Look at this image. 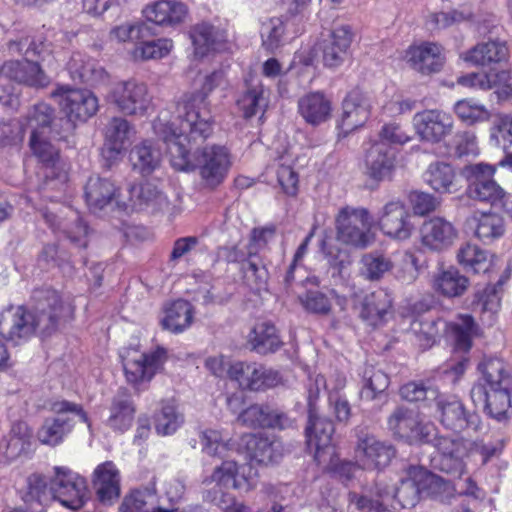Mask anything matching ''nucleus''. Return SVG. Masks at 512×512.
Instances as JSON below:
<instances>
[{
    "instance_id": "0eeeda50",
    "label": "nucleus",
    "mask_w": 512,
    "mask_h": 512,
    "mask_svg": "<svg viewBox=\"0 0 512 512\" xmlns=\"http://www.w3.org/2000/svg\"><path fill=\"white\" fill-rule=\"evenodd\" d=\"M51 410L55 416L46 418L37 433L39 441L43 444L50 446L60 444L74 427L73 416L78 417L90 427L88 415L79 404L67 400L55 401L51 404Z\"/></svg>"
},
{
    "instance_id": "6e6d98bb",
    "label": "nucleus",
    "mask_w": 512,
    "mask_h": 512,
    "mask_svg": "<svg viewBox=\"0 0 512 512\" xmlns=\"http://www.w3.org/2000/svg\"><path fill=\"white\" fill-rule=\"evenodd\" d=\"M281 381L279 373L271 368L254 363L249 378V390L259 391L277 386Z\"/></svg>"
},
{
    "instance_id": "774afa93",
    "label": "nucleus",
    "mask_w": 512,
    "mask_h": 512,
    "mask_svg": "<svg viewBox=\"0 0 512 512\" xmlns=\"http://www.w3.org/2000/svg\"><path fill=\"white\" fill-rule=\"evenodd\" d=\"M409 200L414 214L419 216L433 212L439 204V201L433 195L421 191L411 192Z\"/></svg>"
},
{
    "instance_id": "13d9d810",
    "label": "nucleus",
    "mask_w": 512,
    "mask_h": 512,
    "mask_svg": "<svg viewBox=\"0 0 512 512\" xmlns=\"http://www.w3.org/2000/svg\"><path fill=\"white\" fill-rule=\"evenodd\" d=\"M49 134H36L31 132L29 146L33 154L45 165L54 166L58 160V150L49 142Z\"/></svg>"
},
{
    "instance_id": "de8ad7c7",
    "label": "nucleus",
    "mask_w": 512,
    "mask_h": 512,
    "mask_svg": "<svg viewBox=\"0 0 512 512\" xmlns=\"http://www.w3.org/2000/svg\"><path fill=\"white\" fill-rule=\"evenodd\" d=\"M155 430L160 435H171L183 424L184 417L178 411L174 401H163L161 409L155 414Z\"/></svg>"
},
{
    "instance_id": "1a4fd4ad",
    "label": "nucleus",
    "mask_w": 512,
    "mask_h": 512,
    "mask_svg": "<svg viewBox=\"0 0 512 512\" xmlns=\"http://www.w3.org/2000/svg\"><path fill=\"white\" fill-rule=\"evenodd\" d=\"M372 222L373 219L366 208L343 207L336 217L337 239L355 248H366L371 243Z\"/></svg>"
},
{
    "instance_id": "864d4df0",
    "label": "nucleus",
    "mask_w": 512,
    "mask_h": 512,
    "mask_svg": "<svg viewBox=\"0 0 512 512\" xmlns=\"http://www.w3.org/2000/svg\"><path fill=\"white\" fill-rule=\"evenodd\" d=\"M399 393L402 399L409 402L436 401L440 395L435 386L423 381L408 382L400 388Z\"/></svg>"
},
{
    "instance_id": "338daca9",
    "label": "nucleus",
    "mask_w": 512,
    "mask_h": 512,
    "mask_svg": "<svg viewBox=\"0 0 512 512\" xmlns=\"http://www.w3.org/2000/svg\"><path fill=\"white\" fill-rule=\"evenodd\" d=\"M151 105V96L147 85L135 84L130 90V115H144Z\"/></svg>"
},
{
    "instance_id": "a18cd8bd",
    "label": "nucleus",
    "mask_w": 512,
    "mask_h": 512,
    "mask_svg": "<svg viewBox=\"0 0 512 512\" xmlns=\"http://www.w3.org/2000/svg\"><path fill=\"white\" fill-rule=\"evenodd\" d=\"M457 260L464 269L474 273H485L491 265L487 251L471 243H466L459 248Z\"/></svg>"
},
{
    "instance_id": "412c9836",
    "label": "nucleus",
    "mask_w": 512,
    "mask_h": 512,
    "mask_svg": "<svg viewBox=\"0 0 512 512\" xmlns=\"http://www.w3.org/2000/svg\"><path fill=\"white\" fill-rule=\"evenodd\" d=\"M421 243L433 251H443L453 245L457 238L454 225L441 217L425 221L420 229Z\"/></svg>"
},
{
    "instance_id": "cd10ccee",
    "label": "nucleus",
    "mask_w": 512,
    "mask_h": 512,
    "mask_svg": "<svg viewBox=\"0 0 512 512\" xmlns=\"http://www.w3.org/2000/svg\"><path fill=\"white\" fill-rule=\"evenodd\" d=\"M26 125L36 134H51L54 139L65 140L69 135H61L56 128L60 118H56L55 109L49 104L40 102L29 108L25 116Z\"/></svg>"
},
{
    "instance_id": "c85d7f7f",
    "label": "nucleus",
    "mask_w": 512,
    "mask_h": 512,
    "mask_svg": "<svg viewBox=\"0 0 512 512\" xmlns=\"http://www.w3.org/2000/svg\"><path fill=\"white\" fill-rule=\"evenodd\" d=\"M407 57L413 69L426 75L440 71L444 64L442 47L436 43L426 42L410 47Z\"/></svg>"
},
{
    "instance_id": "a19ab883",
    "label": "nucleus",
    "mask_w": 512,
    "mask_h": 512,
    "mask_svg": "<svg viewBox=\"0 0 512 512\" xmlns=\"http://www.w3.org/2000/svg\"><path fill=\"white\" fill-rule=\"evenodd\" d=\"M424 179L436 192L452 193L456 190V173L448 163H431L424 174Z\"/></svg>"
},
{
    "instance_id": "f8f14e48",
    "label": "nucleus",
    "mask_w": 512,
    "mask_h": 512,
    "mask_svg": "<svg viewBox=\"0 0 512 512\" xmlns=\"http://www.w3.org/2000/svg\"><path fill=\"white\" fill-rule=\"evenodd\" d=\"M355 432L357 437L355 456L362 468L382 469L390 464L396 454L391 444L379 440L366 428L358 427Z\"/></svg>"
},
{
    "instance_id": "79ce46f5",
    "label": "nucleus",
    "mask_w": 512,
    "mask_h": 512,
    "mask_svg": "<svg viewBox=\"0 0 512 512\" xmlns=\"http://www.w3.org/2000/svg\"><path fill=\"white\" fill-rule=\"evenodd\" d=\"M478 370L482 374L485 382L483 385L487 389L500 388L505 386L504 380L512 385V375L509 366L500 358L484 357L478 364Z\"/></svg>"
},
{
    "instance_id": "2eb2a0df",
    "label": "nucleus",
    "mask_w": 512,
    "mask_h": 512,
    "mask_svg": "<svg viewBox=\"0 0 512 512\" xmlns=\"http://www.w3.org/2000/svg\"><path fill=\"white\" fill-rule=\"evenodd\" d=\"M378 225L386 236L400 241L409 239L414 230L411 216L400 200L390 201L383 206Z\"/></svg>"
},
{
    "instance_id": "b1692460",
    "label": "nucleus",
    "mask_w": 512,
    "mask_h": 512,
    "mask_svg": "<svg viewBox=\"0 0 512 512\" xmlns=\"http://www.w3.org/2000/svg\"><path fill=\"white\" fill-rule=\"evenodd\" d=\"M166 360V351L157 348L155 351L141 355L130 365V384L136 393L148 388L150 381Z\"/></svg>"
},
{
    "instance_id": "5fc2aeb1",
    "label": "nucleus",
    "mask_w": 512,
    "mask_h": 512,
    "mask_svg": "<svg viewBox=\"0 0 512 512\" xmlns=\"http://www.w3.org/2000/svg\"><path fill=\"white\" fill-rule=\"evenodd\" d=\"M107 425L114 430L126 431L128 425V393L123 389L113 398Z\"/></svg>"
},
{
    "instance_id": "7c9ffc66",
    "label": "nucleus",
    "mask_w": 512,
    "mask_h": 512,
    "mask_svg": "<svg viewBox=\"0 0 512 512\" xmlns=\"http://www.w3.org/2000/svg\"><path fill=\"white\" fill-rule=\"evenodd\" d=\"M128 137V121L114 117L106 127L105 143L102 156L109 165L120 159L126 152L125 142Z\"/></svg>"
},
{
    "instance_id": "8fccbe9b",
    "label": "nucleus",
    "mask_w": 512,
    "mask_h": 512,
    "mask_svg": "<svg viewBox=\"0 0 512 512\" xmlns=\"http://www.w3.org/2000/svg\"><path fill=\"white\" fill-rule=\"evenodd\" d=\"M189 35L197 56L203 57L214 49L217 31L211 24L198 23L191 27Z\"/></svg>"
},
{
    "instance_id": "423d86ee",
    "label": "nucleus",
    "mask_w": 512,
    "mask_h": 512,
    "mask_svg": "<svg viewBox=\"0 0 512 512\" xmlns=\"http://www.w3.org/2000/svg\"><path fill=\"white\" fill-rule=\"evenodd\" d=\"M423 443L431 444L439 453L436 466L443 472L460 477L465 472L464 458L469 442L460 437L440 435L434 425L424 428Z\"/></svg>"
},
{
    "instance_id": "a211bd4d",
    "label": "nucleus",
    "mask_w": 512,
    "mask_h": 512,
    "mask_svg": "<svg viewBox=\"0 0 512 512\" xmlns=\"http://www.w3.org/2000/svg\"><path fill=\"white\" fill-rule=\"evenodd\" d=\"M342 115L339 127L349 133L363 126L371 114V102L369 97L361 90L350 91L342 102Z\"/></svg>"
},
{
    "instance_id": "58836bf2",
    "label": "nucleus",
    "mask_w": 512,
    "mask_h": 512,
    "mask_svg": "<svg viewBox=\"0 0 512 512\" xmlns=\"http://www.w3.org/2000/svg\"><path fill=\"white\" fill-rule=\"evenodd\" d=\"M392 307L390 294L383 289L367 294L360 303V317L377 325L384 320L385 315Z\"/></svg>"
},
{
    "instance_id": "4be33fe9",
    "label": "nucleus",
    "mask_w": 512,
    "mask_h": 512,
    "mask_svg": "<svg viewBox=\"0 0 512 512\" xmlns=\"http://www.w3.org/2000/svg\"><path fill=\"white\" fill-rule=\"evenodd\" d=\"M353 40V32L349 25L335 27L329 38L321 44L322 59L326 67L334 68L341 65L348 53Z\"/></svg>"
},
{
    "instance_id": "7ed1b4c3",
    "label": "nucleus",
    "mask_w": 512,
    "mask_h": 512,
    "mask_svg": "<svg viewBox=\"0 0 512 512\" xmlns=\"http://www.w3.org/2000/svg\"><path fill=\"white\" fill-rule=\"evenodd\" d=\"M417 467L408 470V477L395 487L384 479L376 480L360 493L350 492L349 502L358 512H397L410 509L420 501L421 491Z\"/></svg>"
},
{
    "instance_id": "0e129e2a",
    "label": "nucleus",
    "mask_w": 512,
    "mask_h": 512,
    "mask_svg": "<svg viewBox=\"0 0 512 512\" xmlns=\"http://www.w3.org/2000/svg\"><path fill=\"white\" fill-rule=\"evenodd\" d=\"M9 50L23 54L26 60H34V58L40 57L45 51V44L41 40L25 37L19 41L9 42Z\"/></svg>"
},
{
    "instance_id": "9b49d317",
    "label": "nucleus",
    "mask_w": 512,
    "mask_h": 512,
    "mask_svg": "<svg viewBox=\"0 0 512 512\" xmlns=\"http://www.w3.org/2000/svg\"><path fill=\"white\" fill-rule=\"evenodd\" d=\"M7 81H14L30 87H45L49 84L40 65L35 60H11L5 62L0 68V86H5ZM13 85H7L5 95L0 94V102L3 105H12L15 97Z\"/></svg>"
},
{
    "instance_id": "c9c22d12",
    "label": "nucleus",
    "mask_w": 512,
    "mask_h": 512,
    "mask_svg": "<svg viewBox=\"0 0 512 512\" xmlns=\"http://www.w3.org/2000/svg\"><path fill=\"white\" fill-rule=\"evenodd\" d=\"M245 90L239 96L236 101L239 111L245 119H250L257 113L262 112L264 114L268 100L265 96L264 86L260 81L254 83L252 80L245 81Z\"/></svg>"
},
{
    "instance_id": "39448f33",
    "label": "nucleus",
    "mask_w": 512,
    "mask_h": 512,
    "mask_svg": "<svg viewBox=\"0 0 512 512\" xmlns=\"http://www.w3.org/2000/svg\"><path fill=\"white\" fill-rule=\"evenodd\" d=\"M51 95L62 97L60 106L66 117L60 118V122L57 123L60 128H56L61 135H71L76 128V122H86L98 111V99L89 90L61 86Z\"/></svg>"
},
{
    "instance_id": "f3484780",
    "label": "nucleus",
    "mask_w": 512,
    "mask_h": 512,
    "mask_svg": "<svg viewBox=\"0 0 512 512\" xmlns=\"http://www.w3.org/2000/svg\"><path fill=\"white\" fill-rule=\"evenodd\" d=\"M396 168V154L386 142H376L365 155V174L379 184L390 181Z\"/></svg>"
},
{
    "instance_id": "680f3d73",
    "label": "nucleus",
    "mask_w": 512,
    "mask_h": 512,
    "mask_svg": "<svg viewBox=\"0 0 512 512\" xmlns=\"http://www.w3.org/2000/svg\"><path fill=\"white\" fill-rule=\"evenodd\" d=\"M284 31L285 28L282 19L271 18L262 26L261 35L263 39V46L271 52L276 50L281 44Z\"/></svg>"
},
{
    "instance_id": "f03ea898",
    "label": "nucleus",
    "mask_w": 512,
    "mask_h": 512,
    "mask_svg": "<svg viewBox=\"0 0 512 512\" xmlns=\"http://www.w3.org/2000/svg\"><path fill=\"white\" fill-rule=\"evenodd\" d=\"M175 124L172 123L171 126ZM170 135L164 137L168 153L171 156L172 166L180 171L198 170L199 175L206 186L215 188L226 178L231 166L230 154L226 147L221 145L205 146L197 148L193 154H189L181 142L184 137L189 143L196 145L203 143L190 140L188 132L180 133V127H170Z\"/></svg>"
},
{
    "instance_id": "4c0bfd02",
    "label": "nucleus",
    "mask_w": 512,
    "mask_h": 512,
    "mask_svg": "<svg viewBox=\"0 0 512 512\" xmlns=\"http://www.w3.org/2000/svg\"><path fill=\"white\" fill-rule=\"evenodd\" d=\"M117 189L108 179L92 176L85 185V199L93 212L102 210L116 197Z\"/></svg>"
},
{
    "instance_id": "37998d69",
    "label": "nucleus",
    "mask_w": 512,
    "mask_h": 512,
    "mask_svg": "<svg viewBox=\"0 0 512 512\" xmlns=\"http://www.w3.org/2000/svg\"><path fill=\"white\" fill-rule=\"evenodd\" d=\"M417 473L416 479H419L422 498L427 497L444 502L452 495L450 482L422 467H417Z\"/></svg>"
},
{
    "instance_id": "dca6fc26",
    "label": "nucleus",
    "mask_w": 512,
    "mask_h": 512,
    "mask_svg": "<svg viewBox=\"0 0 512 512\" xmlns=\"http://www.w3.org/2000/svg\"><path fill=\"white\" fill-rule=\"evenodd\" d=\"M505 386L487 389L482 384L475 385L471 390L472 400L484 401L488 415L497 421H504L512 415L511 391L512 385L504 380Z\"/></svg>"
},
{
    "instance_id": "6ab92c4d",
    "label": "nucleus",
    "mask_w": 512,
    "mask_h": 512,
    "mask_svg": "<svg viewBox=\"0 0 512 512\" xmlns=\"http://www.w3.org/2000/svg\"><path fill=\"white\" fill-rule=\"evenodd\" d=\"M335 432L333 422L320 417L317 412L308 414V423L305 429L307 445L314 450V457L320 461L324 453L333 454L332 439Z\"/></svg>"
},
{
    "instance_id": "393cba45",
    "label": "nucleus",
    "mask_w": 512,
    "mask_h": 512,
    "mask_svg": "<svg viewBox=\"0 0 512 512\" xmlns=\"http://www.w3.org/2000/svg\"><path fill=\"white\" fill-rule=\"evenodd\" d=\"M169 207L167 196L151 182H145L130 189V210L133 212L155 213Z\"/></svg>"
},
{
    "instance_id": "052dcab7",
    "label": "nucleus",
    "mask_w": 512,
    "mask_h": 512,
    "mask_svg": "<svg viewBox=\"0 0 512 512\" xmlns=\"http://www.w3.org/2000/svg\"><path fill=\"white\" fill-rule=\"evenodd\" d=\"M490 140L494 145L507 149L512 145V116L499 115L490 129Z\"/></svg>"
},
{
    "instance_id": "69168bd1",
    "label": "nucleus",
    "mask_w": 512,
    "mask_h": 512,
    "mask_svg": "<svg viewBox=\"0 0 512 512\" xmlns=\"http://www.w3.org/2000/svg\"><path fill=\"white\" fill-rule=\"evenodd\" d=\"M201 442L203 450L211 455L224 457L228 451V442L217 430H207L202 433Z\"/></svg>"
},
{
    "instance_id": "473e14b6",
    "label": "nucleus",
    "mask_w": 512,
    "mask_h": 512,
    "mask_svg": "<svg viewBox=\"0 0 512 512\" xmlns=\"http://www.w3.org/2000/svg\"><path fill=\"white\" fill-rule=\"evenodd\" d=\"M31 447V432L25 422H16L0 442V451L7 461L12 462L26 455Z\"/></svg>"
},
{
    "instance_id": "ddd939ff",
    "label": "nucleus",
    "mask_w": 512,
    "mask_h": 512,
    "mask_svg": "<svg viewBox=\"0 0 512 512\" xmlns=\"http://www.w3.org/2000/svg\"><path fill=\"white\" fill-rule=\"evenodd\" d=\"M417 135L422 141L437 144L451 135L454 128L453 117L439 109L418 112L413 117Z\"/></svg>"
},
{
    "instance_id": "9d476101",
    "label": "nucleus",
    "mask_w": 512,
    "mask_h": 512,
    "mask_svg": "<svg viewBox=\"0 0 512 512\" xmlns=\"http://www.w3.org/2000/svg\"><path fill=\"white\" fill-rule=\"evenodd\" d=\"M49 493L52 499L71 510L81 509L89 498L86 480L71 469L60 466L54 467Z\"/></svg>"
},
{
    "instance_id": "aec40b11",
    "label": "nucleus",
    "mask_w": 512,
    "mask_h": 512,
    "mask_svg": "<svg viewBox=\"0 0 512 512\" xmlns=\"http://www.w3.org/2000/svg\"><path fill=\"white\" fill-rule=\"evenodd\" d=\"M388 428L394 436L407 441L423 443L424 428L432 426L431 423H421L414 410L404 406L397 407L389 416Z\"/></svg>"
},
{
    "instance_id": "c756f323",
    "label": "nucleus",
    "mask_w": 512,
    "mask_h": 512,
    "mask_svg": "<svg viewBox=\"0 0 512 512\" xmlns=\"http://www.w3.org/2000/svg\"><path fill=\"white\" fill-rule=\"evenodd\" d=\"M298 111L308 124L318 126L330 119L332 103L324 93L310 92L298 100Z\"/></svg>"
},
{
    "instance_id": "e433bc0d",
    "label": "nucleus",
    "mask_w": 512,
    "mask_h": 512,
    "mask_svg": "<svg viewBox=\"0 0 512 512\" xmlns=\"http://www.w3.org/2000/svg\"><path fill=\"white\" fill-rule=\"evenodd\" d=\"M248 343L253 351L266 355L274 353L282 346L278 331L271 322L257 323L248 336Z\"/></svg>"
},
{
    "instance_id": "f257e3e1",
    "label": "nucleus",
    "mask_w": 512,
    "mask_h": 512,
    "mask_svg": "<svg viewBox=\"0 0 512 512\" xmlns=\"http://www.w3.org/2000/svg\"><path fill=\"white\" fill-rule=\"evenodd\" d=\"M32 300V311L16 306L0 313V335L15 345L27 341L36 331L50 335L74 317V306L54 289L37 288Z\"/></svg>"
},
{
    "instance_id": "4468645a",
    "label": "nucleus",
    "mask_w": 512,
    "mask_h": 512,
    "mask_svg": "<svg viewBox=\"0 0 512 512\" xmlns=\"http://www.w3.org/2000/svg\"><path fill=\"white\" fill-rule=\"evenodd\" d=\"M437 417L440 423L456 433L467 431L477 432L481 426V419L476 413H467L464 405L455 398L438 397L435 401Z\"/></svg>"
},
{
    "instance_id": "c03bdc74",
    "label": "nucleus",
    "mask_w": 512,
    "mask_h": 512,
    "mask_svg": "<svg viewBox=\"0 0 512 512\" xmlns=\"http://www.w3.org/2000/svg\"><path fill=\"white\" fill-rule=\"evenodd\" d=\"M280 443L268 437L253 435L247 441V449L251 460L268 465L277 462L282 454Z\"/></svg>"
},
{
    "instance_id": "ea45409f",
    "label": "nucleus",
    "mask_w": 512,
    "mask_h": 512,
    "mask_svg": "<svg viewBox=\"0 0 512 512\" xmlns=\"http://www.w3.org/2000/svg\"><path fill=\"white\" fill-rule=\"evenodd\" d=\"M243 279L247 286L254 291H261L267 288L269 272L266 264L252 248L247 251V259L241 265Z\"/></svg>"
},
{
    "instance_id": "6e6552de",
    "label": "nucleus",
    "mask_w": 512,
    "mask_h": 512,
    "mask_svg": "<svg viewBox=\"0 0 512 512\" xmlns=\"http://www.w3.org/2000/svg\"><path fill=\"white\" fill-rule=\"evenodd\" d=\"M462 173L469 181L467 193L470 198L488 202L497 209L508 210V196L493 179V166L484 163L470 164L463 168Z\"/></svg>"
},
{
    "instance_id": "5701e85b",
    "label": "nucleus",
    "mask_w": 512,
    "mask_h": 512,
    "mask_svg": "<svg viewBox=\"0 0 512 512\" xmlns=\"http://www.w3.org/2000/svg\"><path fill=\"white\" fill-rule=\"evenodd\" d=\"M149 34V28L142 24L140 26H130V38H135L136 43L132 52L134 60H151L160 59L167 56L172 47L173 43L170 39H145Z\"/></svg>"
},
{
    "instance_id": "72a5a7b5",
    "label": "nucleus",
    "mask_w": 512,
    "mask_h": 512,
    "mask_svg": "<svg viewBox=\"0 0 512 512\" xmlns=\"http://www.w3.org/2000/svg\"><path fill=\"white\" fill-rule=\"evenodd\" d=\"M161 326L164 330L178 334L189 328L193 322L194 309L191 303L178 299L165 304Z\"/></svg>"
},
{
    "instance_id": "a878e982",
    "label": "nucleus",
    "mask_w": 512,
    "mask_h": 512,
    "mask_svg": "<svg viewBox=\"0 0 512 512\" xmlns=\"http://www.w3.org/2000/svg\"><path fill=\"white\" fill-rule=\"evenodd\" d=\"M237 422L250 428L284 429L291 424V420L286 414L261 405H252L243 410L238 415Z\"/></svg>"
},
{
    "instance_id": "4d7b16f0",
    "label": "nucleus",
    "mask_w": 512,
    "mask_h": 512,
    "mask_svg": "<svg viewBox=\"0 0 512 512\" xmlns=\"http://www.w3.org/2000/svg\"><path fill=\"white\" fill-rule=\"evenodd\" d=\"M95 63L96 60L80 52L73 53L67 65L71 78L79 83H91Z\"/></svg>"
},
{
    "instance_id": "2f4dec72",
    "label": "nucleus",
    "mask_w": 512,
    "mask_h": 512,
    "mask_svg": "<svg viewBox=\"0 0 512 512\" xmlns=\"http://www.w3.org/2000/svg\"><path fill=\"white\" fill-rule=\"evenodd\" d=\"M119 472L108 461L97 466L94 471L93 486L98 499L104 504H111L120 495Z\"/></svg>"
},
{
    "instance_id": "bb28decb",
    "label": "nucleus",
    "mask_w": 512,
    "mask_h": 512,
    "mask_svg": "<svg viewBox=\"0 0 512 512\" xmlns=\"http://www.w3.org/2000/svg\"><path fill=\"white\" fill-rule=\"evenodd\" d=\"M462 59L475 66H491L506 62L509 50L506 42L489 40L481 42L461 55Z\"/></svg>"
},
{
    "instance_id": "f704fd0d",
    "label": "nucleus",
    "mask_w": 512,
    "mask_h": 512,
    "mask_svg": "<svg viewBox=\"0 0 512 512\" xmlns=\"http://www.w3.org/2000/svg\"><path fill=\"white\" fill-rule=\"evenodd\" d=\"M469 285V279L452 266L439 270L433 277L434 290L447 298L462 296Z\"/></svg>"
},
{
    "instance_id": "3c124183",
    "label": "nucleus",
    "mask_w": 512,
    "mask_h": 512,
    "mask_svg": "<svg viewBox=\"0 0 512 512\" xmlns=\"http://www.w3.org/2000/svg\"><path fill=\"white\" fill-rule=\"evenodd\" d=\"M360 262L362 265L361 275L370 281L380 280L393 267L390 258L379 253H367L362 256Z\"/></svg>"
},
{
    "instance_id": "09e8293b",
    "label": "nucleus",
    "mask_w": 512,
    "mask_h": 512,
    "mask_svg": "<svg viewBox=\"0 0 512 512\" xmlns=\"http://www.w3.org/2000/svg\"><path fill=\"white\" fill-rule=\"evenodd\" d=\"M130 162L134 170H138L142 175H148L158 167L160 153L148 142H143L130 152Z\"/></svg>"
},
{
    "instance_id": "49530a36",
    "label": "nucleus",
    "mask_w": 512,
    "mask_h": 512,
    "mask_svg": "<svg viewBox=\"0 0 512 512\" xmlns=\"http://www.w3.org/2000/svg\"><path fill=\"white\" fill-rule=\"evenodd\" d=\"M363 386L360 392L362 399L374 400L385 396L384 393L389 386V377L382 370L368 365L363 371Z\"/></svg>"
},
{
    "instance_id": "bf43d9fd",
    "label": "nucleus",
    "mask_w": 512,
    "mask_h": 512,
    "mask_svg": "<svg viewBox=\"0 0 512 512\" xmlns=\"http://www.w3.org/2000/svg\"><path fill=\"white\" fill-rule=\"evenodd\" d=\"M503 220L496 213L482 214L478 219L475 235L482 241H489L503 234Z\"/></svg>"
},
{
    "instance_id": "603ef678",
    "label": "nucleus",
    "mask_w": 512,
    "mask_h": 512,
    "mask_svg": "<svg viewBox=\"0 0 512 512\" xmlns=\"http://www.w3.org/2000/svg\"><path fill=\"white\" fill-rule=\"evenodd\" d=\"M453 110L457 117L468 125L488 121L491 117V114L486 107L477 103L473 99H462L457 101L454 104Z\"/></svg>"
},
{
    "instance_id": "20e7f679",
    "label": "nucleus",
    "mask_w": 512,
    "mask_h": 512,
    "mask_svg": "<svg viewBox=\"0 0 512 512\" xmlns=\"http://www.w3.org/2000/svg\"><path fill=\"white\" fill-rule=\"evenodd\" d=\"M224 80L222 71H214L205 77L201 91L193 94L188 100L178 103L177 119L180 133L188 132L190 140L197 142L207 139L213 132L209 112L206 110L207 96Z\"/></svg>"
},
{
    "instance_id": "e2e57ef3",
    "label": "nucleus",
    "mask_w": 512,
    "mask_h": 512,
    "mask_svg": "<svg viewBox=\"0 0 512 512\" xmlns=\"http://www.w3.org/2000/svg\"><path fill=\"white\" fill-rule=\"evenodd\" d=\"M452 145L454 154L459 158L470 155L476 156L479 153L477 138L470 131L457 132L452 139Z\"/></svg>"
}]
</instances>
